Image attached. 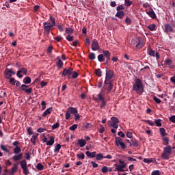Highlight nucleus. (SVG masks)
I'll use <instances>...</instances> for the list:
<instances>
[{"instance_id": "nucleus-34", "label": "nucleus", "mask_w": 175, "mask_h": 175, "mask_svg": "<svg viewBox=\"0 0 175 175\" xmlns=\"http://www.w3.org/2000/svg\"><path fill=\"white\" fill-rule=\"evenodd\" d=\"M56 66H57V68L59 69H61V68H62V66H64V62H62V60L59 59L56 63Z\"/></svg>"}, {"instance_id": "nucleus-56", "label": "nucleus", "mask_w": 175, "mask_h": 175, "mask_svg": "<svg viewBox=\"0 0 175 175\" xmlns=\"http://www.w3.org/2000/svg\"><path fill=\"white\" fill-rule=\"evenodd\" d=\"M124 3L126 6H127L128 8H129V6H131V5H132V2H131L130 0H124Z\"/></svg>"}, {"instance_id": "nucleus-20", "label": "nucleus", "mask_w": 175, "mask_h": 175, "mask_svg": "<svg viewBox=\"0 0 175 175\" xmlns=\"http://www.w3.org/2000/svg\"><path fill=\"white\" fill-rule=\"evenodd\" d=\"M77 144H78V146H80L81 148H83L84 147V146H85V144H87V142L84 139H78V142Z\"/></svg>"}, {"instance_id": "nucleus-8", "label": "nucleus", "mask_w": 175, "mask_h": 175, "mask_svg": "<svg viewBox=\"0 0 175 175\" xmlns=\"http://www.w3.org/2000/svg\"><path fill=\"white\" fill-rule=\"evenodd\" d=\"M103 55H104V57L106 58L105 65L109 66V62H110V57H111V53L107 50H103Z\"/></svg>"}, {"instance_id": "nucleus-23", "label": "nucleus", "mask_w": 175, "mask_h": 175, "mask_svg": "<svg viewBox=\"0 0 175 175\" xmlns=\"http://www.w3.org/2000/svg\"><path fill=\"white\" fill-rule=\"evenodd\" d=\"M14 154H16V155L17 154H21V148H20L18 146H16L14 148Z\"/></svg>"}, {"instance_id": "nucleus-3", "label": "nucleus", "mask_w": 175, "mask_h": 175, "mask_svg": "<svg viewBox=\"0 0 175 175\" xmlns=\"http://www.w3.org/2000/svg\"><path fill=\"white\" fill-rule=\"evenodd\" d=\"M133 90L136 91L137 94H143V83L140 79H137L133 85Z\"/></svg>"}, {"instance_id": "nucleus-60", "label": "nucleus", "mask_w": 175, "mask_h": 175, "mask_svg": "<svg viewBox=\"0 0 175 175\" xmlns=\"http://www.w3.org/2000/svg\"><path fill=\"white\" fill-rule=\"evenodd\" d=\"M151 175H161V172L159 170L153 171Z\"/></svg>"}, {"instance_id": "nucleus-63", "label": "nucleus", "mask_w": 175, "mask_h": 175, "mask_svg": "<svg viewBox=\"0 0 175 175\" xmlns=\"http://www.w3.org/2000/svg\"><path fill=\"white\" fill-rule=\"evenodd\" d=\"M27 133H29V135H33V131H32L31 127H29L27 129Z\"/></svg>"}, {"instance_id": "nucleus-46", "label": "nucleus", "mask_w": 175, "mask_h": 175, "mask_svg": "<svg viewBox=\"0 0 175 175\" xmlns=\"http://www.w3.org/2000/svg\"><path fill=\"white\" fill-rule=\"evenodd\" d=\"M144 122H146V124H148V125H150V126H154V125H155L154 124V122H152V120H145Z\"/></svg>"}, {"instance_id": "nucleus-40", "label": "nucleus", "mask_w": 175, "mask_h": 175, "mask_svg": "<svg viewBox=\"0 0 175 175\" xmlns=\"http://www.w3.org/2000/svg\"><path fill=\"white\" fill-rule=\"evenodd\" d=\"M65 32H66V33L70 35V34L73 33V29H72L70 27H67V28H66Z\"/></svg>"}, {"instance_id": "nucleus-25", "label": "nucleus", "mask_w": 175, "mask_h": 175, "mask_svg": "<svg viewBox=\"0 0 175 175\" xmlns=\"http://www.w3.org/2000/svg\"><path fill=\"white\" fill-rule=\"evenodd\" d=\"M18 169V165L16 163L14 164V166L11 170V174H14V173L17 172Z\"/></svg>"}, {"instance_id": "nucleus-57", "label": "nucleus", "mask_w": 175, "mask_h": 175, "mask_svg": "<svg viewBox=\"0 0 175 175\" xmlns=\"http://www.w3.org/2000/svg\"><path fill=\"white\" fill-rule=\"evenodd\" d=\"M106 100H103V101H101V105L100 106V109H103L105 106H106Z\"/></svg>"}, {"instance_id": "nucleus-12", "label": "nucleus", "mask_w": 175, "mask_h": 175, "mask_svg": "<svg viewBox=\"0 0 175 175\" xmlns=\"http://www.w3.org/2000/svg\"><path fill=\"white\" fill-rule=\"evenodd\" d=\"M100 46H99L98 40L96 39H94L92 42V50L93 51H97V50H100Z\"/></svg>"}, {"instance_id": "nucleus-61", "label": "nucleus", "mask_w": 175, "mask_h": 175, "mask_svg": "<svg viewBox=\"0 0 175 175\" xmlns=\"http://www.w3.org/2000/svg\"><path fill=\"white\" fill-rule=\"evenodd\" d=\"M21 70L22 73H23V75H25V76H27V68H21Z\"/></svg>"}, {"instance_id": "nucleus-58", "label": "nucleus", "mask_w": 175, "mask_h": 175, "mask_svg": "<svg viewBox=\"0 0 175 175\" xmlns=\"http://www.w3.org/2000/svg\"><path fill=\"white\" fill-rule=\"evenodd\" d=\"M70 112L69 111V110H68L66 112V120H69V118H70Z\"/></svg>"}, {"instance_id": "nucleus-54", "label": "nucleus", "mask_w": 175, "mask_h": 175, "mask_svg": "<svg viewBox=\"0 0 175 175\" xmlns=\"http://www.w3.org/2000/svg\"><path fill=\"white\" fill-rule=\"evenodd\" d=\"M66 39L68 42H73L74 37H73V36L68 35V36L66 38Z\"/></svg>"}, {"instance_id": "nucleus-42", "label": "nucleus", "mask_w": 175, "mask_h": 175, "mask_svg": "<svg viewBox=\"0 0 175 175\" xmlns=\"http://www.w3.org/2000/svg\"><path fill=\"white\" fill-rule=\"evenodd\" d=\"M161 121L162 120L161 119H156L154 120V123L156 124L157 126H162Z\"/></svg>"}, {"instance_id": "nucleus-49", "label": "nucleus", "mask_w": 175, "mask_h": 175, "mask_svg": "<svg viewBox=\"0 0 175 175\" xmlns=\"http://www.w3.org/2000/svg\"><path fill=\"white\" fill-rule=\"evenodd\" d=\"M153 100H154V102H156V103H157L158 105H159V103H161L162 102V100H161V99L158 98L155 96H153Z\"/></svg>"}, {"instance_id": "nucleus-16", "label": "nucleus", "mask_w": 175, "mask_h": 175, "mask_svg": "<svg viewBox=\"0 0 175 175\" xmlns=\"http://www.w3.org/2000/svg\"><path fill=\"white\" fill-rule=\"evenodd\" d=\"M12 159L14 162H17V161H21L23 159V153H20L18 155H14L12 157Z\"/></svg>"}, {"instance_id": "nucleus-13", "label": "nucleus", "mask_w": 175, "mask_h": 175, "mask_svg": "<svg viewBox=\"0 0 175 175\" xmlns=\"http://www.w3.org/2000/svg\"><path fill=\"white\" fill-rule=\"evenodd\" d=\"M116 170L117 172H125V167H126V164H115Z\"/></svg>"}, {"instance_id": "nucleus-28", "label": "nucleus", "mask_w": 175, "mask_h": 175, "mask_svg": "<svg viewBox=\"0 0 175 175\" xmlns=\"http://www.w3.org/2000/svg\"><path fill=\"white\" fill-rule=\"evenodd\" d=\"M105 159V156H103V154L98 153L96 154V161H102V159Z\"/></svg>"}, {"instance_id": "nucleus-24", "label": "nucleus", "mask_w": 175, "mask_h": 175, "mask_svg": "<svg viewBox=\"0 0 175 175\" xmlns=\"http://www.w3.org/2000/svg\"><path fill=\"white\" fill-rule=\"evenodd\" d=\"M148 54H149V55H150V57H155V51L152 50L151 49L150 46H148Z\"/></svg>"}, {"instance_id": "nucleus-55", "label": "nucleus", "mask_w": 175, "mask_h": 175, "mask_svg": "<svg viewBox=\"0 0 175 175\" xmlns=\"http://www.w3.org/2000/svg\"><path fill=\"white\" fill-rule=\"evenodd\" d=\"M103 173H107L109 172V168L107 166H103L101 169Z\"/></svg>"}, {"instance_id": "nucleus-30", "label": "nucleus", "mask_w": 175, "mask_h": 175, "mask_svg": "<svg viewBox=\"0 0 175 175\" xmlns=\"http://www.w3.org/2000/svg\"><path fill=\"white\" fill-rule=\"evenodd\" d=\"M115 142H116V146H117V147H118V146H120V144L122 143V139L120 138V137H116Z\"/></svg>"}, {"instance_id": "nucleus-38", "label": "nucleus", "mask_w": 175, "mask_h": 175, "mask_svg": "<svg viewBox=\"0 0 175 175\" xmlns=\"http://www.w3.org/2000/svg\"><path fill=\"white\" fill-rule=\"evenodd\" d=\"M95 73L98 77H102V70H100V68L95 70Z\"/></svg>"}, {"instance_id": "nucleus-6", "label": "nucleus", "mask_w": 175, "mask_h": 175, "mask_svg": "<svg viewBox=\"0 0 175 175\" xmlns=\"http://www.w3.org/2000/svg\"><path fill=\"white\" fill-rule=\"evenodd\" d=\"M21 169L23 170V174L29 175V170L28 169V166L27 164V160L24 159L19 162Z\"/></svg>"}, {"instance_id": "nucleus-51", "label": "nucleus", "mask_w": 175, "mask_h": 175, "mask_svg": "<svg viewBox=\"0 0 175 175\" xmlns=\"http://www.w3.org/2000/svg\"><path fill=\"white\" fill-rule=\"evenodd\" d=\"M88 57H89V59H90L92 61L95 59L96 58L95 54L94 53H90Z\"/></svg>"}, {"instance_id": "nucleus-27", "label": "nucleus", "mask_w": 175, "mask_h": 175, "mask_svg": "<svg viewBox=\"0 0 175 175\" xmlns=\"http://www.w3.org/2000/svg\"><path fill=\"white\" fill-rule=\"evenodd\" d=\"M68 111L70 112L71 114H75L77 113H79L77 108H75V107H69Z\"/></svg>"}, {"instance_id": "nucleus-19", "label": "nucleus", "mask_w": 175, "mask_h": 175, "mask_svg": "<svg viewBox=\"0 0 175 175\" xmlns=\"http://www.w3.org/2000/svg\"><path fill=\"white\" fill-rule=\"evenodd\" d=\"M85 154L87 155V157L88 158H95V157H96V152H90V151H87L85 152Z\"/></svg>"}, {"instance_id": "nucleus-43", "label": "nucleus", "mask_w": 175, "mask_h": 175, "mask_svg": "<svg viewBox=\"0 0 175 175\" xmlns=\"http://www.w3.org/2000/svg\"><path fill=\"white\" fill-rule=\"evenodd\" d=\"M97 100H101V102L105 100V97H103L102 93L97 94Z\"/></svg>"}, {"instance_id": "nucleus-59", "label": "nucleus", "mask_w": 175, "mask_h": 175, "mask_svg": "<svg viewBox=\"0 0 175 175\" xmlns=\"http://www.w3.org/2000/svg\"><path fill=\"white\" fill-rule=\"evenodd\" d=\"M77 77H79V73H77L76 71H74L72 72V79H77Z\"/></svg>"}, {"instance_id": "nucleus-5", "label": "nucleus", "mask_w": 175, "mask_h": 175, "mask_svg": "<svg viewBox=\"0 0 175 175\" xmlns=\"http://www.w3.org/2000/svg\"><path fill=\"white\" fill-rule=\"evenodd\" d=\"M43 27L44 33H46V35H50V31L54 26L51 24V23L46 21L43 23Z\"/></svg>"}, {"instance_id": "nucleus-7", "label": "nucleus", "mask_w": 175, "mask_h": 175, "mask_svg": "<svg viewBox=\"0 0 175 175\" xmlns=\"http://www.w3.org/2000/svg\"><path fill=\"white\" fill-rule=\"evenodd\" d=\"M113 77H114V71L108 70L107 68H106L105 83L111 82V80Z\"/></svg>"}, {"instance_id": "nucleus-22", "label": "nucleus", "mask_w": 175, "mask_h": 175, "mask_svg": "<svg viewBox=\"0 0 175 175\" xmlns=\"http://www.w3.org/2000/svg\"><path fill=\"white\" fill-rule=\"evenodd\" d=\"M55 138H54V137L51 136L49 137V140L46 142V146H53V144H54Z\"/></svg>"}, {"instance_id": "nucleus-53", "label": "nucleus", "mask_w": 175, "mask_h": 175, "mask_svg": "<svg viewBox=\"0 0 175 175\" xmlns=\"http://www.w3.org/2000/svg\"><path fill=\"white\" fill-rule=\"evenodd\" d=\"M16 81L14 78H10V83L12 85H16Z\"/></svg>"}, {"instance_id": "nucleus-36", "label": "nucleus", "mask_w": 175, "mask_h": 175, "mask_svg": "<svg viewBox=\"0 0 175 175\" xmlns=\"http://www.w3.org/2000/svg\"><path fill=\"white\" fill-rule=\"evenodd\" d=\"M150 31H155L157 29V25L155 24H151L148 27Z\"/></svg>"}, {"instance_id": "nucleus-29", "label": "nucleus", "mask_w": 175, "mask_h": 175, "mask_svg": "<svg viewBox=\"0 0 175 175\" xmlns=\"http://www.w3.org/2000/svg\"><path fill=\"white\" fill-rule=\"evenodd\" d=\"M131 143L135 147H139V146H140V143L139 142V141L136 140V139H132Z\"/></svg>"}, {"instance_id": "nucleus-4", "label": "nucleus", "mask_w": 175, "mask_h": 175, "mask_svg": "<svg viewBox=\"0 0 175 175\" xmlns=\"http://www.w3.org/2000/svg\"><path fill=\"white\" fill-rule=\"evenodd\" d=\"M113 90V83L111 82L104 81V86L102 88L101 92L103 94H108Z\"/></svg>"}, {"instance_id": "nucleus-14", "label": "nucleus", "mask_w": 175, "mask_h": 175, "mask_svg": "<svg viewBox=\"0 0 175 175\" xmlns=\"http://www.w3.org/2000/svg\"><path fill=\"white\" fill-rule=\"evenodd\" d=\"M164 32H166L167 33V32H174V29H173V27H172V25H170V24H165L164 25Z\"/></svg>"}, {"instance_id": "nucleus-9", "label": "nucleus", "mask_w": 175, "mask_h": 175, "mask_svg": "<svg viewBox=\"0 0 175 175\" xmlns=\"http://www.w3.org/2000/svg\"><path fill=\"white\" fill-rule=\"evenodd\" d=\"M4 75H5V79H11L12 76H13V75H16V72L14 71H13V69L10 68H6L5 72H4Z\"/></svg>"}, {"instance_id": "nucleus-32", "label": "nucleus", "mask_w": 175, "mask_h": 175, "mask_svg": "<svg viewBox=\"0 0 175 175\" xmlns=\"http://www.w3.org/2000/svg\"><path fill=\"white\" fill-rule=\"evenodd\" d=\"M97 58L99 62H105V58L103 54L98 55Z\"/></svg>"}, {"instance_id": "nucleus-18", "label": "nucleus", "mask_w": 175, "mask_h": 175, "mask_svg": "<svg viewBox=\"0 0 175 175\" xmlns=\"http://www.w3.org/2000/svg\"><path fill=\"white\" fill-rule=\"evenodd\" d=\"M146 14H148V16L151 17V18H157V14H155V12L153 10L146 11Z\"/></svg>"}, {"instance_id": "nucleus-17", "label": "nucleus", "mask_w": 175, "mask_h": 175, "mask_svg": "<svg viewBox=\"0 0 175 175\" xmlns=\"http://www.w3.org/2000/svg\"><path fill=\"white\" fill-rule=\"evenodd\" d=\"M124 16H125V12L124 11H118L116 14L115 15L116 17H118V18H120V19L124 18Z\"/></svg>"}, {"instance_id": "nucleus-35", "label": "nucleus", "mask_w": 175, "mask_h": 175, "mask_svg": "<svg viewBox=\"0 0 175 175\" xmlns=\"http://www.w3.org/2000/svg\"><path fill=\"white\" fill-rule=\"evenodd\" d=\"M159 131L162 137H164L167 135V133H166V130H165L163 128H161Z\"/></svg>"}, {"instance_id": "nucleus-45", "label": "nucleus", "mask_w": 175, "mask_h": 175, "mask_svg": "<svg viewBox=\"0 0 175 175\" xmlns=\"http://www.w3.org/2000/svg\"><path fill=\"white\" fill-rule=\"evenodd\" d=\"M77 157L78 158V159H85V155L84 154V153L77 154Z\"/></svg>"}, {"instance_id": "nucleus-52", "label": "nucleus", "mask_w": 175, "mask_h": 175, "mask_svg": "<svg viewBox=\"0 0 175 175\" xmlns=\"http://www.w3.org/2000/svg\"><path fill=\"white\" fill-rule=\"evenodd\" d=\"M77 124H73L71 126L69 127L70 131H76L77 129Z\"/></svg>"}, {"instance_id": "nucleus-26", "label": "nucleus", "mask_w": 175, "mask_h": 175, "mask_svg": "<svg viewBox=\"0 0 175 175\" xmlns=\"http://www.w3.org/2000/svg\"><path fill=\"white\" fill-rule=\"evenodd\" d=\"M108 125H109V126H111L112 128H115V129H118V124L117 123L108 121Z\"/></svg>"}, {"instance_id": "nucleus-50", "label": "nucleus", "mask_w": 175, "mask_h": 175, "mask_svg": "<svg viewBox=\"0 0 175 175\" xmlns=\"http://www.w3.org/2000/svg\"><path fill=\"white\" fill-rule=\"evenodd\" d=\"M57 128H59V123L56 122L55 124L52 126V130L54 131L55 129H57Z\"/></svg>"}, {"instance_id": "nucleus-39", "label": "nucleus", "mask_w": 175, "mask_h": 175, "mask_svg": "<svg viewBox=\"0 0 175 175\" xmlns=\"http://www.w3.org/2000/svg\"><path fill=\"white\" fill-rule=\"evenodd\" d=\"M163 140L164 142V146H169V138L167 137H163Z\"/></svg>"}, {"instance_id": "nucleus-47", "label": "nucleus", "mask_w": 175, "mask_h": 175, "mask_svg": "<svg viewBox=\"0 0 175 175\" xmlns=\"http://www.w3.org/2000/svg\"><path fill=\"white\" fill-rule=\"evenodd\" d=\"M144 163H152L154 162V159H144Z\"/></svg>"}, {"instance_id": "nucleus-10", "label": "nucleus", "mask_w": 175, "mask_h": 175, "mask_svg": "<svg viewBox=\"0 0 175 175\" xmlns=\"http://www.w3.org/2000/svg\"><path fill=\"white\" fill-rule=\"evenodd\" d=\"M73 73V68L72 67H70L68 69L65 68L63 70V72L62 74V76H64V77L68 76V77H70V75Z\"/></svg>"}, {"instance_id": "nucleus-41", "label": "nucleus", "mask_w": 175, "mask_h": 175, "mask_svg": "<svg viewBox=\"0 0 175 175\" xmlns=\"http://www.w3.org/2000/svg\"><path fill=\"white\" fill-rule=\"evenodd\" d=\"M111 122L115 124H118L120 122V120L117 117H112L111 118Z\"/></svg>"}, {"instance_id": "nucleus-1", "label": "nucleus", "mask_w": 175, "mask_h": 175, "mask_svg": "<svg viewBox=\"0 0 175 175\" xmlns=\"http://www.w3.org/2000/svg\"><path fill=\"white\" fill-rule=\"evenodd\" d=\"M31 77H26L23 79V83L24 84H22L21 86L20 87V90L21 91H25V92L26 94H27V95H31V94H32V91H33V89H32V88H29V85H27L25 84H31Z\"/></svg>"}, {"instance_id": "nucleus-15", "label": "nucleus", "mask_w": 175, "mask_h": 175, "mask_svg": "<svg viewBox=\"0 0 175 175\" xmlns=\"http://www.w3.org/2000/svg\"><path fill=\"white\" fill-rule=\"evenodd\" d=\"M165 65H167L169 66L170 69H174V66H172L173 61L169 58H167L165 61L164 62Z\"/></svg>"}, {"instance_id": "nucleus-62", "label": "nucleus", "mask_w": 175, "mask_h": 175, "mask_svg": "<svg viewBox=\"0 0 175 175\" xmlns=\"http://www.w3.org/2000/svg\"><path fill=\"white\" fill-rule=\"evenodd\" d=\"M41 106L42 107V110H44L46 109V101L44 100L42 101Z\"/></svg>"}, {"instance_id": "nucleus-33", "label": "nucleus", "mask_w": 175, "mask_h": 175, "mask_svg": "<svg viewBox=\"0 0 175 175\" xmlns=\"http://www.w3.org/2000/svg\"><path fill=\"white\" fill-rule=\"evenodd\" d=\"M38 136H39V133H37L36 135H33L31 142L33 143V144H36V139L38 138Z\"/></svg>"}, {"instance_id": "nucleus-44", "label": "nucleus", "mask_w": 175, "mask_h": 175, "mask_svg": "<svg viewBox=\"0 0 175 175\" xmlns=\"http://www.w3.org/2000/svg\"><path fill=\"white\" fill-rule=\"evenodd\" d=\"M36 169H38V170H43V169H44V166L42 163H39L36 165Z\"/></svg>"}, {"instance_id": "nucleus-31", "label": "nucleus", "mask_w": 175, "mask_h": 175, "mask_svg": "<svg viewBox=\"0 0 175 175\" xmlns=\"http://www.w3.org/2000/svg\"><path fill=\"white\" fill-rule=\"evenodd\" d=\"M61 144H57L55 146V149H54V152L55 154H58V152H59V150H61Z\"/></svg>"}, {"instance_id": "nucleus-2", "label": "nucleus", "mask_w": 175, "mask_h": 175, "mask_svg": "<svg viewBox=\"0 0 175 175\" xmlns=\"http://www.w3.org/2000/svg\"><path fill=\"white\" fill-rule=\"evenodd\" d=\"M175 146L172 148L170 146H167L163 148V153L161 154V158L163 159L169 160L170 159V155H172V150H174Z\"/></svg>"}, {"instance_id": "nucleus-48", "label": "nucleus", "mask_w": 175, "mask_h": 175, "mask_svg": "<svg viewBox=\"0 0 175 175\" xmlns=\"http://www.w3.org/2000/svg\"><path fill=\"white\" fill-rule=\"evenodd\" d=\"M124 9H125V8H124V5H120L119 6H118L116 8L117 12H122V10H124Z\"/></svg>"}, {"instance_id": "nucleus-64", "label": "nucleus", "mask_w": 175, "mask_h": 175, "mask_svg": "<svg viewBox=\"0 0 175 175\" xmlns=\"http://www.w3.org/2000/svg\"><path fill=\"white\" fill-rule=\"evenodd\" d=\"M170 121L175 124V116H172L171 117H170Z\"/></svg>"}, {"instance_id": "nucleus-37", "label": "nucleus", "mask_w": 175, "mask_h": 175, "mask_svg": "<svg viewBox=\"0 0 175 175\" xmlns=\"http://www.w3.org/2000/svg\"><path fill=\"white\" fill-rule=\"evenodd\" d=\"M49 20L51 21V24L53 26L55 27V18L53 16H51L49 18Z\"/></svg>"}, {"instance_id": "nucleus-11", "label": "nucleus", "mask_w": 175, "mask_h": 175, "mask_svg": "<svg viewBox=\"0 0 175 175\" xmlns=\"http://www.w3.org/2000/svg\"><path fill=\"white\" fill-rule=\"evenodd\" d=\"M137 40L138 43H137L135 49H137V50H140L141 49H143V47L144 46V42H143V39L141 37H137Z\"/></svg>"}, {"instance_id": "nucleus-21", "label": "nucleus", "mask_w": 175, "mask_h": 175, "mask_svg": "<svg viewBox=\"0 0 175 175\" xmlns=\"http://www.w3.org/2000/svg\"><path fill=\"white\" fill-rule=\"evenodd\" d=\"M51 111H53V107L48 108L42 113V117H47L48 114H51Z\"/></svg>"}]
</instances>
